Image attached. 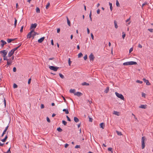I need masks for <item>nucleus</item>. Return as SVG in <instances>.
I'll return each mask as SVG.
<instances>
[{"label": "nucleus", "mask_w": 153, "mask_h": 153, "mask_svg": "<svg viewBox=\"0 0 153 153\" xmlns=\"http://www.w3.org/2000/svg\"><path fill=\"white\" fill-rule=\"evenodd\" d=\"M114 24L115 28H118V26L116 21H114Z\"/></svg>", "instance_id": "nucleus-30"}, {"label": "nucleus", "mask_w": 153, "mask_h": 153, "mask_svg": "<svg viewBox=\"0 0 153 153\" xmlns=\"http://www.w3.org/2000/svg\"><path fill=\"white\" fill-rule=\"evenodd\" d=\"M142 97H145V94L144 93H143L142 94Z\"/></svg>", "instance_id": "nucleus-64"}, {"label": "nucleus", "mask_w": 153, "mask_h": 153, "mask_svg": "<svg viewBox=\"0 0 153 153\" xmlns=\"http://www.w3.org/2000/svg\"><path fill=\"white\" fill-rule=\"evenodd\" d=\"M89 122H92V121L93 119L92 118L89 117Z\"/></svg>", "instance_id": "nucleus-55"}, {"label": "nucleus", "mask_w": 153, "mask_h": 153, "mask_svg": "<svg viewBox=\"0 0 153 153\" xmlns=\"http://www.w3.org/2000/svg\"><path fill=\"white\" fill-rule=\"evenodd\" d=\"M138 47L139 48H142V46L140 44H139L138 45Z\"/></svg>", "instance_id": "nucleus-60"}, {"label": "nucleus", "mask_w": 153, "mask_h": 153, "mask_svg": "<svg viewBox=\"0 0 153 153\" xmlns=\"http://www.w3.org/2000/svg\"><path fill=\"white\" fill-rule=\"evenodd\" d=\"M124 33L123 32L122 33L123 34V35H122V37H123V38L124 39V38L126 36V34L125 33Z\"/></svg>", "instance_id": "nucleus-48"}, {"label": "nucleus", "mask_w": 153, "mask_h": 153, "mask_svg": "<svg viewBox=\"0 0 153 153\" xmlns=\"http://www.w3.org/2000/svg\"><path fill=\"white\" fill-rule=\"evenodd\" d=\"M44 39H45L44 37H43L41 38H40V39H39L38 40V42L39 43H41L44 40Z\"/></svg>", "instance_id": "nucleus-13"}, {"label": "nucleus", "mask_w": 153, "mask_h": 153, "mask_svg": "<svg viewBox=\"0 0 153 153\" xmlns=\"http://www.w3.org/2000/svg\"><path fill=\"white\" fill-rule=\"evenodd\" d=\"M18 87V86L17 85L15 84V83H14L13 84V87L14 88H17Z\"/></svg>", "instance_id": "nucleus-42"}, {"label": "nucleus", "mask_w": 153, "mask_h": 153, "mask_svg": "<svg viewBox=\"0 0 153 153\" xmlns=\"http://www.w3.org/2000/svg\"><path fill=\"white\" fill-rule=\"evenodd\" d=\"M74 120L76 123H78L79 121V119L76 117H74Z\"/></svg>", "instance_id": "nucleus-18"}, {"label": "nucleus", "mask_w": 153, "mask_h": 153, "mask_svg": "<svg viewBox=\"0 0 153 153\" xmlns=\"http://www.w3.org/2000/svg\"><path fill=\"white\" fill-rule=\"evenodd\" d=\"M137 64V62L134 61H129L125 62L123 63V65H136Z\"/></svg>", "instance_id": "nucleus-1"}, {"label": "nucleus", "mask_w": 153, "mask_h": 153, "mask_svg": "<svg viewBox=\"0 0 153 153\" xmlns=\"http://www.w3.org/2000/svg\"><path fill=\"white\" fill-rule=\"evenodd\" d=\"M82 85H89V84L87 83H86V82H84L82 83Z\"/></svg>", "instance_id": "nucleus-33"}, {"label": "nucleus", "mask_w": 153, "mask_h": 153, "mask_svg": "<svg viewBox=\"0 0 153 153\" xmlns=\"http://www.w3.org/2000/svg\"><path fill=\"white\" fill-rule=\"evenodd\" d=\"M57 131L59 132H61L62 131V130L60 127H59L57 129Z\"/></svg>", "instance_id": "nucleus-31"}, {"label": "nucleus", "mask_w": 153, "mask_h": 153, "mask_svg": "<svg viewBox=\"0 0 153 153\" xmlns=\"http://www.w3.org/2000/svg\"><path fill=\"white\" fill-rule=\"evenodd\" d=\"M15 40V39H7V41L8 43H9L11 41H14Z\"/></svg>", "instance_id": "nucleus-19"}, {"label": "nucleus", "mask_w": 153, "mask_h": 153, "mask_svg": "<svg viewBox=\"0 0 153 153\" xmlns=\"http://www.w3.org/2000/svg\"><path fill=\"white\" fill-rule=\"evenodd\" d=\"M7 50H3V52H2V53L3 54V56L4 57V56H6L7 55Z\"/></svg>", "instance_id": "nucleus-14"}, {"label": "nucleus", "mask_w": 153, "mask_h": 153, "mask_svg": "<svg viewBox=\"0 0 153 153\" xmlns=\"http://www.w3.org/2000/svg\"><path fill=\"white\" fill-rule=\"evenodd\" d=\"M14 19H15V21H14V27H16V26L17 20L16 18H14Z\"/></svg>", "instance_id": "nucleus-24"}, {"label": "nucleus", "mask_w": 153, "mask_h": 153, "mask_svg": "<svg viewBox=\"0 0 153 153\" xmlns=\"http://www.w3.org/2000/svg\"><path fill=\"white\" fill-rule=\"evenodd\" d=\"M66 18L67 20V22L68 25L69 26H71V24H70V20H69L68 17L67 16H66Z\"/></svg>", "instance_id": "nucleus-21"}, {"label": "nucleus", "mask_w": 153, "mask_h": 153, "mask_svg": "<svg viewBox=\"0 0 153 153\" xmlns=\"http://www.w3.org/2000/svg\"><path fill=\"white\" fill-rule=\"evenodd\" d=\"M91 39L93 40L94 39V36L92 33H91Z\"/></svg>", "instance_id": "nucleus-58"}, {"label": "nucleus", "mask_w": 153, "mask_h": 153, "mask_svg": "<svg viewBox=\"0 0 153 153\" xmlns=\"http://www.w3.org/2000/svg\"><path fill=\"white\" fill-rule=\"evenodd\" d=\"M66 118L67 119V120L68 121H71V119H70L69 117L68 116H66Z\"/></svg>", "instance_id": "nucleus-52"}, {"label": "nucleus", "mask_w": 153, "mask_h": 153, "mask_svg": "<svg viewBox=\"0 0 153 153\" xmlns=\"http://www.w3.org/2000/svg\"><path fill=\"white\" fill-rule=\"evenodd\" d=\"M82 94L79 92H75V95H76L78 97H80L81 95H82Z\"/></svg>", "instance_id": "nucleus-12"}, {"label": "nucleus", "mask_w": 153, "mask_h": 153, "mask_svg": "<svg viewBox=\"0 0 153 153\" xmlns=\"http://www.w3.org/2000/svg\"><path fill=\"white\" fill-rule=\"evenodd\" d=\"M90 61H93L94 60V56L92 53H91L89 56Z\"/></svg>", "instance_id": "nucleus-6"}, {"label": "nucleus", "mask_w": 153, "mask_h": 153, "mask_svg": "<svg viewBox=\"0 0 153 153\" xmlns=\"http://www.w3.org/2000/svg\"><path fill=\"white\" fill-rule=\"evenodd\" d=\"M14 56H12L11 58L10 59H11L12 60H13L14 59Z\"/></svg>", "instance_id": "nucleus-61"}, {"label": "nucleus", "mask_w": 153, "mask_h": 153, "mask_svg": "<svg viewBox=\"0 0 153 153\" xmlns=\"http://www.w3.org/2000/svg\"><path fill=\"white\" fill-rule=\"evenodd\" d=\"M5 153H11V152L10 151V148L9 149L8 151Z\"/></svg>", "instance_id": "nucleus-46"}, {"label": "nucleus", "mask_w": 153, "mask_h": 153, "mask_svg": "<svg viewBox=\"0 0 153 153\" xmlns=\"http://www.w3.org/2000/svg\"><path fill=\"white\" fill-rule=\"evenodd\" d=\"M113 114L115 115H116L118 116H119V114L118 112L116 111H114L113 112Z\"/></svg>", "instance_id": "nucleus-23"}, {"label": "nucleus", "mask_w": 153, "mask_h": 153, "mask_svg": "<svg viewBox=\"0 0 153 153\" xmlns=\"http://www.w3.org/2000/svg\"><path fill=\"white\" fill-rule=\"evenodd\" d=\"M116 132H117L118 135L121 136L122 135V133L120 131H116Z\"/></svg>", "instance_id": "nucleus-29"}, {"label": "nucleus", "mask_w": 153, "mask_h": 153, "mask_svg": "<svg viewBox=\"0 0 153 153\" xmlns=\"http://www.w3.org/2000/svg\"><path fill=\"white\" fill-rule=\"evenodd\" d=\"M146 140L145 137H143L141 139V147L142 149L144 148L145 146V141Z\"/></svg>", "instance_id": "nucleus-2"}, {"label": "nucleus", "mask_w": 153, "mask_h": 153, "mask_svg": "<svg viewBox=\"0 0 153 153\" xmlns=\"http://www.w3.org/2000/svg\"><path fill=\"white\" fill-rule=\"evenodd\" d=\"M75 91L76 90L74 89H71L70 90V92L74 94V95L75 94Z\"/></svg>", "instance_id": "nucleus-17"}, {"label": "nucleus", "mask_w": 153, "mask_h": 153, "mask_svg": "<svg viewBox=\"0 0 153 153\" xmlns=\"http://www.w3.org/2000/svg\"><path fill=\"white\" fill-rule=\"evenodd\" d=\"M116 5L118 7H120V4L118 0H116Z\"/></svg>", "instance_id": "nucleus-26"}, {"label": "nucleus", "mask_w": 153, "mask_h": 153, "mask_svg": "<svg viewBox=\"0 0 153 153\" xmlns=\"http://www.w3.org/2000/svg\"><path fill=\"white\" fill-rule=\"evenodd\" d=\"M36 12L37 13H39L40 12V9L38 7H36Z\"/></svg>", "instance_id": "nucleus-36"}, {"label": "nucleus", "mask_w": 153, "mask_h": 153, "mask_svg": "<svg viewBox=\"0 0 153 153\" xmlns=\"http://www.w3.org/2000/svg\"><path fill=\"white\" fill-rule=\"evenodd\" d=\"M148 30L151 32H152L153 31V29L151 28L148 29Z\"/></svg>", "instance_id": "nucleus-49"}, {"label": "nucleus", "mask_w": 153, "mask_h": 153, "mask_svg": "<svg viewBox=\"0 0 153 153\" xmlns=\"http://www.w3.org/2000/svg\"><path fill=\"white\" fill-rule=\"evenodd\" d=\"M14 52L13 51V50L12 49L9 52L7 56L8 57H10L13 54Z\"/></svg>", "instance_id": "nucleus-7"}, {"label": "nucleus", "mask_w": 153, "mask_h": 153, "mask_svg": "<svg viewBox=\"0 0 153 153\" xmlns=\"http://www.w3.org/2000/svg\"><path fill=\"white\" fill-rule=\"evenodd\" d=\"M148 4V2H145V3H143L142 5V9H143V7L144 6V5H146V4Z\"/></svg>", "instance_id": "nucleus-32"}, {"label": "nucleus", "mask_w": 153, "mask_h": 153, "mask_svg": "<svg viewBox=\"0 0 153 153\" xmlns=\"http://www.w3.org/2000/svg\"><path fill=\"white\" fill-rule=\"evenodd\" d=\"M40 108H44V105L43 104H42L40 106Z\"/></svg>", "instance_id": "nucleus-54"}, {"label": "nucleus", "mask_w": 153, "mask_h": 153, "mask_svg": "<svg viewBox=\"0 0 153 153\" xmlns=\"http://www.w3.org/2000/svg\"><path fill=\"white\" fill-rule=\"evenodd\" d=\"M33 32V30H31L30 32L27 35V37L29 38H30L31 37H33L32 36V34Z\"/></svg>", "instance_id": "nucleus-8"}, {"label": "nucleus", "mask_w": 153, "mask_h": 153, "mask_svg": "<svg viewBox=\"0 0 153 153\" xmlns=\"http://www.w3.org/2000/svg\"><path fill=\"white\" fill-rule=\"evenodd\" d=\"M115 94L118 98L124 100L125 99L124 96L122 94H119L117 92H115Z\"/></svg>", "instance_id": "nucleus-3"}, {"label": "nucleus", "mask_w": 153, "mask_h": 153, "mask_svg": "<svg viewBox=\"0 0 153 153\" xmlns=\"http://www.w3.org/2000/svg\"><path fill=\"white\" fill-rule=\"evenodd\" d=\"M36 34H38L36 32L34 31V30H33V33L32 34V36H33V38L34 36H36Z\"/></svg>", "instance_id": "nucleus-25"}, {"label": "nucleus", "mask_w": 153, "mask_h": 153, "mask_svg": "<svg viewBox=\"0 0 153 153\" xmlns=\"http://www.w3.org/2000/svg\"><path fill=\"white\" fill-rule=\"evenodd\" d=\"M37 25L36 23H34V24H32L30 27V29H35L36 28Z\"/></svg>", "instance_id": "nucleus-10"}, {"label": "nucleus", "mask_w": 153, "mask_h": 153, "mask_svg": "<svg viewBox=\"0 0 153 153\" xmlns=\"http://www.w3.org/2000/svg\"><path fill=\"white\" fill-rule=\"evenodd\" d=\"M136 82L142 84L143 83V82L139 80H137L136 81Z\"/></svg>", "instance_id": "nucleus-41"}, {"label": "nucleus", "mask_w": 153, "mask_h": 153, "mask_svg": "<svg viewBox=\"0 0 153 153\" xmlns=\"http://www.w3.org/2000/svg\"><path fill=\"white\" fill-rule=\"evenodd\" d=\"M21 45V44L20 45H19V46H18L17 47H16L15 48H14L12 50H13V51L14 52H15V51H16V50H17L20 46Z\"/></svg>", "instance_id": "nucleus-28"}, {"label": "nucleus", "mask_w": 153, "mask_h": 153, "mask_svg": "<svg viewBox=\"0 0 153 153\" xmlns=\"http://www.w3.org/2000/svg\"><path fill=\"white\" fill-rule=\"evenodd\" d=\"M4 107H5L6 106V100L4 98Z\"/></svg>", "instance_id": "nucleus-43"}, {"label": "nucleus", "mask_w": 153, "mask_h": 153, "mask_svg": "<svg viewBox=\"0 0 153 153\" xmlns=\"http://www.w3.org/2000/svg\"><path fill=\"white\" fill-rule=\"evenodd\" d=\"M46 119H47V122L48 123H50L51 121H50L49 118L48 117H47Z\"/></svg>", "instance_id": "nucleus-44"}, {"label": "nucleus", "mask_w": 153, "mask_h": 153, "mask_svg": "<svg viewBox=\"0 0 153 153\" xmlns=\"http://www.w3.org/2000/svg\"><path fill=\"white\" fill-rule=\"evenodd\" d=\"M1 42L2 43V44H1V45L2 47H3L4 45L6 44V42L3 40H1Z\"/></svg>", "instance_id": "nucleus-15"}, {"label": "nucleus", "mask_w": 153, "mask_h": 153, "mask_svg": "<svg viewBox=\"0 0 153 153\" xmlns=\"http://www.w3.org/2000/svg\"><path fill=\"white\" fill-rule=\"evenodd\" d=\"M82 56V53H79L78 54V57H80L81 56Z\"/></svg>", "instance_id": "nucleus-45"}, {"label": "nucleus", "mask_w": 153, "mask_h": 153, "mask_svg": "<svg viewBox=\"0 0 153 153\" xmlns=\"http://www.w3.org/2000/svg\"><path fill=\"white\" fill-rule=\"evenodd\" d=\"M13 72H15L16 71V69L15 67H14L13 69Z\"/></svg>", "instance_id": "nucleus-59"}, {"label": "nucleus", "mask_w": 153, "mask_h": 153, "mask_svg": "<svg viewBox=\"0 0 153 153\" xmlns=\"http://www.w3.org/2000/svg\"><path fill=\"white\" fill-rule=\"evenodd\" d=\"M103 124H104V123H101L100 124V128H102V129L104 128V127L103 126Z\"/></svg>", "instance_id": "nucleus-35"}, {"label": "nucleus", "mask_w": 153, "mask_h": 153, "mask_svg": "<svg viewBox=\"0 0 153 153\" xmlns=\"http://www.w3.org/2000/svg\"><path fill=\"white\" fill-rule=\"evenodd\" d=\"M50 5V3L49 2H48L47 4V5H46V9H48V7H49V6Z\"/></svg>", "instance_id": "nucleus-38"}, {"label": "nucleus", "mask_w": 153, "mask_h": 153, "mask_svg": "<svg viewBox=\"0 0 153 153\" xmlns=\"http://www.w3.org/2000/svg\"><path fill=\"white\" fill-rule=\"evenodd\" d=\"M100 10L99 9H98L97 10V14H99L100 13Z\"/></svg>", "instance_id": "nucleus-62"}, {"label": "nucleus", "mask_w": 153, "mask_h": 153, "mask_svg": "<svg viewBox=\"0 0 153 153\" xmlns=\"http://www.w3.org/2000/svg\"><path fill=\"white\" fill-rule=\"evenodd\" d=\"M80 145H77L75 146V148H80Z\"/></svg>", "instance_id": "nucleus-57"}, {"label": "nucleus", "mask_w": 153, "mask_h": 153, "mask_svg": "<svg viewBox=\"0 0 153 153\" xmlns=\"http://www.w3.org/2000/svg\"><path fill=\"white\" fill-rule=\"evenodd\" d=\"M4 58H3V59L4 60H6L7 61V59H7V57L6 56H4V57H3Z\"/></svg>", "instance_id": "nucleus-51"}, {"label": "nucleus", "mask_w": 153, "mask_h": 153, "mask_svg": "<svg viewBox=\"0 0 153 153\" xmlns=\"http://www.w3.org/2000/svg\"><path fill=\"white\" fill-rule=\"evenodd\" d=\"M146 105H142L139 107V108H142L143 109H145L146 108Z\"/></svg>", "instance_id": "nucleus-16"}, {"label": "nucleus", "mask_w": 153, "mask_h": 153, "mask_svg": "<svg viewBox=\"0 0 153 153\" xmlns=\"http://www.w3.org/2000/svg\"><path fill=\"white\" fill-rule=\"evenodd\" d=\"M87 58V56L85 55L84 57V60H86Z\"/></svg>", "instance_id": "nucleus-47"}, {"label": "nucleus", "mask_w": 153, "mask_h": 153, "mask_svg": "<svg viewBox=\"0 0 153 153\" xmlns=\"http://www.w3.org/2000/svg\"><path fill=\"white\" fill-rule=\"evenodd\" d=\"M68 62L69 65L70 66L71 65V63L72 62H71V61L70 59V58H69L68 59Z\"/></svg>", "instance_id": "nucleus-40"}, {"label": "nucleus", "mask_w": 153, "mask_h": 153, "mask_svg": "<svg viewBox=\"0 0 153 153\" xmlns=\"http://www.w3.org/2000/svg\"><path fill=\"white\" fill-rule=\"evenodd\" d=\"M62 123L65 126L66 125L67 123V122L65 120H62Z\"/></svg>", "instance_id": "nucleus-39"}, {"label": "nucleus", "mask_w": 153, "mask_h": 153, "mask_svg": "<svg viewBox=\"0 0 153 153\" xmlns=\"http://www.w3.org/2000/svg\"><path fill=\"white\" fill-rule=\"evenodd\" d=\"M63 111L65 112L66 114H68L69 113L68 110V109H64Z\"/></svg>", "instance_id": "nucleus-22"}, {"label": "nucleus", "mask_w": 153, "mask_h": 153, "mask_svg": "<svg viewBox=\"0 0 153 153\" xmlns=\"http://www.w3.org/2000/svg\"><path fill=\"white\" fill-rule=\"evenodd\" d=\"M8 126H7L5 128V129L4 130V131H3V132L1 135V137H3L4 135L5 134L6 132V131H7V130L8 128Z\"/></svg>", "instance_id": "nucleus-11"}, {"label": "nucleus", "mask_w": 153, "mask_h": 153, "mask_svg": "<svg viewBox=\"0 0 153 153\" xmlns=\"http://www.w3.org/2000/svg\"><path fill=\"white\" fill-rule=\"evenodd\" d=\"M130 18H129L128 19H127L126 21V22H129L130 21Z\"/></svg>", "instance_id": "nucleus-56"}, {"label": "nucleus", "mask_w": 153, "mask_h": 153, "mask_svg": "<svg viewBox=\"0 0 153 153\" xmlns=\"http://www.w3.org/2000/svg\"><path fill=\"white\" fill-rule=\"evenodd\" d=\"M108 151H111L112 152H113V149H112V148H108Z\"/></svg>", "instance_id": "nucleus-37"}, {"label": "nucleus", "mask_w": 153, "mask_h": 153, "mask_svg": "<svg viewBox=\"0 0 153 153\" xmlns=\"http://www.w3.org/2000/svg\"><path fill=\"white\" fill-rule=\"evenodd\" d=\"M109 91V88L108 87H106L105 89V90L104 92L105 93H108Z\"/></svg>", "instance_id": "nucleus-20"}, {"label": "nucleus", "mask_w": 153, "mask_h": 153, "mask_svg": "<svg viewBox=\"0 0 153 153\" xmlns=\"http://www.w3.org/2000/svg\"><path fill=\"white\" fill-rule=\"evenodd\" d=\"M68 144L67 143H66L65 144V148H67L68 146Z\"/></svg>", "instance_id": "nucleus-63"}, {"label": "nucleus", "mask_w": 153, "mask_h": 153, "mask_svg": "<svg viewBox=\"0 0 153 153\" xmlns=\"http://www.w3.org/2000/svg\"><path fill=\"white\" fill-rule=\"evenodd\" d=\"M13 62V60L10 59V58L8 59L7 60V64L6 66L8 67L9 65H10Z\"/></svg>", "instance_id": "nucleus-5"}, {"label": "nucleus", "mask_w": 153, "mask_h": 153, "mask_svg": "<svg viewBox=\"0 0 153 153\" xmlns=\"http://www.w3.org/2000/svg\"><path fill=\"white\" fill-rule=\"evenodd\" d=\"M49 68L51 70L56 71L59 68V67H57L54 66H50L49 67Z\"/></svg>", "instance_id": "nucleus-4"}, {"label": "nucleus", "mask_w": 153, "mask_h": 153, "mask_svg": "<svg viewBox=\"0 0 153 153\" xmlns=\"http://www.w3.org/2000/svg\"><path fill=\"white\" fill-rule=\"evenodd\" d=\"M21 45V44L20 45H19V46H18L17 47H16L15 48H14L12 50H13V51L14 52H15V51H16V50H17L20 46Z\"/></svg>", "instance_id": "nucleus-27"}, {"label": "nucleus", "mask_w": 153, "mask_h": 153, "mask_svg": "<svg viewBox=\"0 0 153 153\" xmlns=\"http://www.w3.org/2000/svg\"><path fill=\"white\" fill-rule=\"evenodd\" d=\"M23 26H22L21 27V29L20 30V31L21 32H22L23 31Z\"/></svg>", "instance_id": "nucleus-53"}, {"label": "nucleus", "mask_w": 153, "mask_h": 153, "mask_svg": "<svg viewBox=\"0 0 153 153\" xmlns=\"http://www.w3.org/2000/svg\"><path fill=\"white\" fill-rule=\"evenodd\" d=\"M133 48H131L129 49V53H130L131 52L133 51Z\"/></svg>", "instance_id": "nucleus-50"}, {"label": "nucleus", "mask_w": 153, "mask_h": 153, "mask_svg": "<svg viewBox=\"0 0 153 153\" xmlns=\"http://www.w3.org/2000/svg\"><path fill=\"white\" fill-rule=\"evenodd\" d=\"M143 80L146 83V85H149L151 84L148 80L146 79L145 78H143Z\"/></svg>", "instance_id": "nucleus-9"}, {"label": "nucleus", "mask_w": 153, "mask_h": 153, "mask_svg": "<svg viewBox=\"0 0 153 153\" xmlns=\"http://www.w3.org/2000/svg\"><path fill=\"white\" fill-rule=\"evenodd\" d=\"M59 75L60 76V77L62 78V79H64V76L61 73L59 74Z\"/></svg>", "instance_id": "nucleus-34"}]
</instances>
